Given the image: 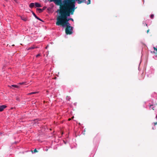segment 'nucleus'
Masks as SVG:
<instances>
[{
	"instance_id": "obj_5",
	"label": "nucleus",
	"mask_w": 157,
	"mask_h": 157,
	"mask_svg": "<svg viewBox=\"0 0 157 157\" xmlns=\"http://www.w3.org/2000/svg\"><path fill=\"white\" fill-rule=\"evenodd\" d=\"M6 107L5 105H2L0 106V112L2 111L3 109Z\"/></svg>"
},
{
	"instance_id": "obj_16",
	"label": "nucleus",
	"mask_w": 157,
	"mask_h": 157,
	"mask_svg": "<svg viewBox=\"0 0 157 157\" xmlns=\"http://www.w3.org/2000/svg\"><path fill=\"white\" fill-rule=\"evenodd\" d=\"M34 48H35V47L34 46H32V47L29 48L28 50H29L30 49H34Z\"/></svg>"
},
{
	"instance_id": "obj_18",
	"label": "nucleus",
	"mask_w": 157,
	"mask_h": 157,
	"mask_svg": "<svg viewBox=\"0 0 157 157\" xmlns=\"http://www.w3.org/2000/svg\"><path fill=\"white\" fill-rule=\"evenodd\" d=\"M70 97L69 96H67L66 97V99L67 100H68V101L70 100Z\"/></svg>"
},
{
	"instance_id": "obj_24",
	"label": "nucleus",
	"mask_w": 157,
	"mask_h": 157,
	"mask_svg": "<svg viewBox=\"0 0 157 157\" xmlns=\"http://www.w3.org/2000/svg\"><path fill=\"white\" fill-rule=\"evenodd\" d=\"M46 7L44 6V7L43 8H42V10L43 11L44 10H45V9Z\"/></svg>"
},
{
	"instance_id": "obj_20",
	"label": "nucleus",
	"mask_w": 157,
	"mask_h": 157,
	"mask_svg": "<svg viewBox=\"0 0 157 157\" xmlns=\"http://www.w3.org/2000/svg\"><path fill=\"white\" fill-rule=\"evenodd\" d=\"M25 83V82H20L18 83V84L19 85H21L24 84Z\"/></svg>"
},
{
	"instance_id": "obj_25",
	"label": "nucleus",
	"mask_w": 157,
	"mask_h": 157,
	"mask_svg": "<svg viewBox=\"0 0 157 157\" xmlns=\"http://www.w3.org/2000/svg\"><path fill=\"white\" fill-rule=\"evenodd\" d=\"M155 129V127H152V129Z\"/></svg>"
},
{
	"instance_id": "obj_13",
	"label": "nucleus",
	"mask_w": 157,
	"mask_h": 157,
	"mask_svg": "<svg viewBox=\"0 0 157 157\" xmlns=\"http://www.w3.org/2000/svg\"><path fill=\"white\" fill-rule=\"evenodd\" d=\"M21 19L24 21H27V18L25 17H23L22 16H21Z\"/></svg>"
},
{
	"instance_id": "obj_3",
	"label": "nucleus",
	"mask_w": 157,
	"mask_h": 157,
	"mask_svg": "<svg viewBox=\"0 0 157 157\" xmlns=\"http://www.w3.org/2000/svg\"><path fill=\"white\" fill-rule=\"evenodd\" d=\"M56 24L57 25H61L63 28H66L68 27H70V26H71L69 21H66L65 19L63 21L60 19L56 18Z\"/></svg>"
},
{
	"instance_id": "obj_1",
	"label": "nucleus",
	"mask_w": 157,
	"mask_h": 157,
	"mask_svg": "<svg viewBox=\"0 0 157 157\" xmlns=\"http://www.w3.org/2000/svg\"><path fill=\"white\" fill-rule=\"evenodd\" d=\"M70 2L67 0H62V3H59L63 5L60 6V9L58 10L56 12L57 13L56 18L60 19L63 21L65 19L70 17V15L73 14L75 9L74 4H70Z\"/></svg>"
},
{
	"instance_id": "obj_4",
	"label": "nucleus",
	"mask_w": 157,
	"mask_h": 157,
	"mask_svg": "<svg viewBox=\"0 0 157 157\" xmlns=\"http://www.w3.org/2000/svg\"><path fill=\"white\" fill-rule=\"evenodd\" d=\"M73 27L70 26L66 28L65 33L67 34H71L73 33Z\"/></svg>"
},
{
	"instance_id": "obj_15",
	"label": "nucleus",
	"mask_w": 157,
	"mask_h": 157,
	"mask_svg": "<svg viewBox=\"0 0 157 157\" xmlns=\"http://www.w3.org/2000/svg\"><path fill=\"white\" fill-rule=\"evenodd\" d=\"M49 0V2H54L56 5H59V4H56L55 3L56 2H55V1H54V0Z\"/></svg>"
},
{
	"instance_id": "obj_14",
	"label": "nucleus",
	"mask_w": 157,
	"mask_h": 157,
	"mask_svg": "<svg viewBox=\"0 0 157 157\" xmlns=\"http://www.w3.org/2000/svg\"><path fill=\"white\" fill-rule=\"evenodd\" d=\"M36 10L39 11V13H41L43 11L42 9L40 8H37Z\"/></svg>"
},
{
	"instance_id": "obj_10",
	"label": "nucleus",
	"mask_w": 157,
	"mask_h": 157,
	"mask_svg": "<svg viewBox=\"0 0 157 157\" xmlns=\"http://www.w3.org/2000/svg\"><path fill=\"white\" fill-rule=\"evenodd\" d=\"M65 20H66V21H69V20H71L73 21H74V20L73 18L69 17H67L66 19H65Z\"/></svg>"
},
{
	"instance_id": "obj_2",
	"label": "nucleus",
	"mask_w": 157,
	"mask_h": 157,
	"mask_svg": "<svg viewBox=\"0 0 157 157\" xmlns=\"http://www.w3.org/2000/svg\"><path fill=\"white\" fill-rule=\"evenodd\" d=\"M62 0H54L56 4H59L62 3ZM68 1L70 2V4L72 5L74 4L75 6L76 2H77L78 4H81L83 2H85L88 5L90 3V0H88L87 1H86V0H67Z\"/></svg>"
},
{
	"instance_id": "obj_8",
	"label": "nucleus",
	"mask_w": 157,
	"mask_h": 157,
	"mask_svg": "<svg viewBox=\"0 0 157 157\" xmlns=\"http://www.w3.org/2000/svg\"><path fill=\"white\" fill-rule=\"evenodd\" d=\"M154 50V53L155 54V56H157V48L155 47H153Z\"/></svg>"
},
{
	"instance_id": "obj_26",
	"label": "nucleus",
	"mask_w": 157,
	"mask_h": 157,
	"mask_svg": "<svg viewBox=\"0 0 157 157\" xmlns=\"http://www.w3.org/2000/svg\"><path fill=\"white\" fill-rule=\"evenodd\" d=\"M149 32V30H147V33H148Z\"/></svg>"
},
{
	"instance_id": "obj_11",
	"label": "nucleus",
	"mask_w": 157,
	"mask_h": 157,
	"mask_svg": "<svg viewBox=\"0 0 157 157\" xmlns=\"http://www.w3.org/2000/svg\"><path fill=\"white\" fill-rule=\"evenodd\" d=\"M35 5V3H31L29 5V7L30 8H33Z\"/></svg>"
},
{
	"instance_id": "obj_17",
	"label": "nucleus",
	"mask_w": 157,
	"mask_h": 157,
	"mask_svg": "<svg viewBox=\"0 0 157 157\" xmlns=\"http://www.w3.org/2000/svg\"><path fill=\"white\" fill-rule=\"evenodd\" d=\"M36 93V92H32L28 94L29 95H31L32 94H35Z\"/></svg>"
},
{
	"instance_id": "obj_22",
	"label": "nucleus",
	"mask_w": 157,
	"mask_h": 157,
	"mask_svg": "<svg viewBox=\"0 0 157 157\" xmlns=\"http://www.w3.org/2000/svg\"><path fill=\"white\" fill-rule=\"evenodd\" d=\"M37 152V151L36 150V149H35L34 150V153H35L36 152Z\"/></svg>"
},
{
	"instance_id": "obj_6",
	"label": "nucleus",
	"mask_w": 157,
	"mask_h": 157,
	"mask_svg": "<svg viewBox=\"0 0 157 157\" xmlns=\"http://www.w3.org/2000/svg\"><path fill=\"white\" fill-rule=\"evenodd\" d=\"M32 14L34 16V17L37 19L39 20L40 21H42V20L39 18L37 16H36V14L34 13L33 12H32Z\"/></svg>"
},
{
	"instance_id": "obj_28",
	"label": "nucleus",
	"mask_w": 157,
	"mask_h": 157,
	"mask_svg": "<svg viewBox=\"0 0 157 157\" xmlns=\"http://www.w3.org/2000/svg\"><path fill=\"white\" fill-rule=\"evenodd\" d=\"M156 118L157 119V115L156 116Z\"/></svg>"
},
{
	"instance_id": "obj_12",
	"label": "nucleus",
	"mask_w": 157,
	"mask_h": 157,
	"mask_svg": "<svg viewBox=\"0 0 157 157\" xmlns=\"http://www.w3.org/2000/svg\"><path fill=\"white\" fill-rule=\"evenodd\" d=\"M155 105H150V106H149V108L150 109H154V108L155 107Z\"/></svg>"
},
{
	"instance_id": "obj_27",
	"label": "nucleus",
	"mask_w": 157,
	"mask_h": 157,
	"mask_svg": "<svg viewBox=\"0 0 157 157\" xmlns=\"http://www.w3.org/2000/svg\"><path fill=\"white\" fill-rule=\"evenodd\" d=\"M48 149H46V151H48Z\"/></svg>"
},
{
	"instance_id": "obj_23",
	"label": "nucleus",
	"mask_w": 157,
	"mask_h": 157,
	"mask_svg": "<svg viewBox=\"0 0 157 157\" xmlns=\"http://www.w3.org/2000/svg\"><path fill=\"white\" fill-rule=\"evenodd\" d=\"M40 56V54H38L37 55H36V57H38L39 56Z\"/></svg>"
},
{
	"instance_id": "obj_29",
	"label": "nucleus",
	"mask_w": 157,
	"mask_h": 157,
	"mask_svg": "<svg viewBox=\"0 0 157 157\" xmlns=\"http://www.w3.org/2000/svg\"><path fill=\"white\" fill-rule=\"evenodd\" d=\"M2 134V133L0 132V134Z\"/></svg>"
},
{
	"instance_id": "obj_7",
	"label": "nucleus",
	"mask_w": 157,
	"mask_h": 157,
	"mask_svg": "<svg viewBox=\"0 0 157 157\" xmlns=\"http://www.w3.org/2000/svg\"><path fill=\"white\" fill-rule=\"evenodd\" d=\"M35 6L36 7H40L42 6L38 2L35 3Z\"/></svg>"
},
{
	"instance_id": "obj_9",
	"label": "nucleus",
	"mask_w": 157,
	"mask_h": 157,
	"mask_svg": "<svg viewBox=\"0 0 157 157\" xmlns=\"http://www.w3.org/2000/svg\"><path fill=\"white\" fill-rule=\"evenodd\" d=\"M8 86L10 88L12 87H15L17 88H19V86L15 85H12L11 86Z\"/></svg>"
},
{
	"instance_id": "obj_21",
	"label": "nucleus",
	"mask_w": 157,
	"mask_h": 157,
	"mask_svg": "<svg viewBox=\"0 0 157 157\" xmlns=\"http://www.w3.org/2000/svg\"><path fill=\"white\" fill-rule=\"evenodd\" d=\"M35 122L34 123V124H35H35H36V123L38 124V122H37L38 121V120H37H37H35Z\"/></svg>"
},
{
	"instance_id": "obj_19",
	"label": "nucleus",
	"mask_w": 157,
	"mask_h": 157,
	"mask_svg": "<svg viewBox=\"0 0 157 157\" xmlns=\"http://www.w3.org/2000/svg\"><path fill=\"white\" fill-rule=\"evenodd\" d=\"M154 14H151V15H150V18H151V19H153V18H154Z\"/></svg>"
}]
</instances>
